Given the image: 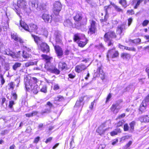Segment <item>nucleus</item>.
<instances>
[{
	"label": "nucleus",
	"mask_w": 149,
	"mask_h": 149,
	"mask_svg": "<svg viewBox=\"0 0 149 149\" xmlns=\"http://www.w3.org/2000/svg\"><path fill=\"white\" fill-rule=\"evenodd\" d=\"M116 35L113 31H110L106 33L104 36V41L107 43L108 46H112L113 42L112 38H115Z\"/></svg>",
	"instance_id": "nucleus-3"
},
{
	"label": "nucleus",
	"mask_w": 149,
	"mask_h": 149,
	"mask_svg": "<svg viewBox=\"0 0 149 149\" xmlns=\"http://www.w3.org/2000/svg\"><path fill=\"white\" fill-rule=\"evenodd\" d=\"M98 48L101 51H104V48L102 43H100L98 46Z\"/></svg>",
	"instance_id": "nucleus-44"
},
{
	"label": "nucleus",
	"mask_w": 149,
	"mask_h": 149,
	"mask_svg": "<svg viewBox=\"0 0 149 149\" xmlns=\"http://www.w3.org/2000/svg\"><path fill=\"white\" fill-rule=\"evenodd\" d=\"M146 71L147 73L149 78V67H147L146 69Z\"/></svg>",
	"instance_id": "nucleus-64"
},
{
	"label": "nucleus",
	"mask_w": 149,
	"mask_h": 149,
	"mask_svg": "<svg viewBox=\"0 0 149 149\" xmlns=\"http://www.w3.org/2000/svg\"><path fill=\"white\" fill-rule=\"evenodd\" d=\"M42 18L45 22H47L51 19V16L45 13L43 14Z\"/></svg>",
	"instance_id": "nucleus-25"
},
{
	"label": "nucleus",
	"mask_w": 149,
	"mask_h": 149,
	"mask_svg": "<svg viewBox=\"0 0 149 149\" xmlns=\"http://www.w3.org/2000/svg\"><path fill=\"white\" fill-rule=\"evenodd\" d=\"M121 56L124 59H128L130 58V54L126 53H122Z\"/></svg>",
	"instance_id": "nucleus-35"
},
{
	"label": "nucleus",
	"mask_w": 149,
	"mask_h": 149,
	"mask_svg": "<svg viewBox=\"0 0 149 149\" xmlns=\"http://www.w3.org/2000/svg\"><path fill=\"white\" fill-rule=\"evenodd\" d=\"M53 44L54 46V49L57 56L59 58H60L63 55V51L62 48L60 47L59 46L54 45Z\"/></svg>",
	"instance_id": "nucleus-11"
},
{
	"label": "nucleus",
	"mask_w": 149,
	"mask_h": 149,
	"mask_svg": "<svg viewBox=\"0 0 149 149\" xmlns=\"http://www.w3.org/2000/svg\"><path fill=\"white\" fill-rule=\"evenodd\" d=\"M120 108V107L119 104H116L112 105L111 109L114 113H116L118 112Z\"/></svg>",
	"instance_id": "nucleus-15"
},
{
	"label": "nucleus",
	"mask_w": 149,
	"mask_h": 149,
	"mask_svg": "<svg viewBox=\"0 0 149 149\" xmlns=\"http://www.w3.org/2000/svg\"><path fill=\"white\" fill-rule=\"evenodd\" d=\"M37 62H33V61H30L26 62L25 63V66L26 67H29L30 66L33 65H34L36 64Z\"/></svg>",
	"instance_id": "nucleus-31"
},
{
	"label": "nucleus",
	"mask_w": 149,
	"mask_h": 149,
	"mask_svg": "<svg viewBox=\"0 0 149 149\" xmlns=\"http://www.w3.org/2000/svg\"><path fill=\"white\" fill-rule=\"evenodd\" d=\"M90 25L88 27V33L90 35L95 34L97 31L96 22L93 20H90Z\"/></svg>",
	"instance_id": "nucleus-5"
},
{
	"label": "nucleus",
	"mask_w": 149,
	"mask_h": 149,
	"mask_svg": "<svg viewBox=\"0 0 149 149\" xmlns=\"http://www.w3.org/2000/svg\"><path fill=\"white\" fill-rule=\"evenodd\" d=\"M121 132V130L120 129H117L115 130L114 131L110 133V135L111 136H114L115 135H116L118 133H120Z\"/></svg>",
	"instance_id": "nucleus-34"
},
{
	"label": "nucleus",
	"mask_w": 149,
	"mask_h": 149,
	"mask_svg": "<svg viewBox=\"0 0 149 149\" xmlns=\"http://www.w3.org/2000/svg\"><path fill=\"white\" fill-rule=\"evenodd\" d=\"M37 79L35 77H32L29 82L25 83V87L27 90H31L34 94H36L39 89L38 86L36 84Z\"/></svg>",
	"instance_id": "nucleus-1"
},
{
	"label": "nucleus",
	"mask_w": 149,
	"mask_h": 149,
	"mask_svg": "<svg viewBox=\"0 0 149 149\" xmlns=\"http://www.w3.org/2000/svg\"><path fill=\"white\" fill-rule=\"evenodd\" d=\"M4 54L10 56L12 58H17L18 56H17L15 54L10 50L9 49H6L4 52Z\"/></svg>",
	"instance_id": "nucleus-16"
},
{
	"label": "nucleus",
	"mask_w": 149,
	"mask_h": 149,
	"mask_svg": "<svg viewBox=\"0 0 149 149\" xmlns=\"http://www.w3.org/2000/svg\"><path fill=\"white\" fill-rule=\"evenodd\" d=\"M40 91L44 93H46L47 92L46 86H43L40 89Z\"/></svg>",
	"instance_id": "nucleus-49"
},
{
	"label": "nucleus",
	"mask_w": 149,
	"mask_h": 149,
	"mask_svg": "<svg viewBox=\"0 0 149 149\" xmlns=\"http://www.w3.org/2000/svg\"><path fill=\"white\" fill-rule=\"evenodd\" d=\"M31 54L28 53L26 52L23 51V52L22 56L24 58H27L31 56Z\"/></svg>",
	"instance_id": "nucleus-33"
},
{
	"label": "nucleus",
	"mask_w": 149,
	"mask_h": 149,
	"mask_svg": "<svg viewBox=\"0 0 149 149\" xmlns=\"http://www.w3.org/2000/svg\"><path fill=\"white\" fill-rule=\"evenodd\" d=\"M26 3L25 0H21L17 2V7L23 8L24 10L26 8Z\"/></svg>",
	"instance_id": "nucleus-17"
},
{
	"label": "nucleus",
	"mask_w": 149,
	"mask_h": 149,
	"mask_svg": "<svg viewBox=\"0 0 149 149\" xmlns=\"http://www.w3.org/2000/svg\"><path fill=\"white\" fill-rule=\"evenodd\" d=\"M32 36L34 39L35 42L38 44L40 45L41 43V39L39 37L36 36L35 35H32Z\"/></svg>",
	"instance_id": "nucleus-27"
},
{
	"label": "nucleus",
	"mask_w": 149,
	"mask_h": 149,
	"mask_svg": "<svg viewBox=\"0 0 149 149\" xmlns=\"http://www.w3.org/2000/svg\"><path fill=\"white\" fill-rule=\"evenodd\" d=\"M46 106V107L48 106V108H50V109H51L52 107H53V104L50 102L48 101L47 102Z\"/></svg>",
	"instance_id": "nucleus-43"
},
{
	"label": "nucleus",
	"mask_w": 149,
	"mask_h": 149,
	"mask_svg": "<svg viewBox=\"0 0 149 149\" xmlns=\"http://www.w3.org/2000/svg\"><path fill=\"white\" fill-rule=\"evenodd\" d=\"M125 25L123 24L119 25L117 29V33L121 35L125 29Z\"/></svg>",
	"instance_id": "nucleus-23"
},
{
	"label": "nucleus",
	"mask_w": 149,
	"mask_h": 149,
	"mask_svg": "<svg viewBox=\"0 0 149 149\" xmlns=\"http://www.w3.org/2000/svg\"><path fill=\"white\" fill-rule=\"evenodd\" d=\"M8 131L7 130H4L1 131V134L2 135H4L8 133Z\"/></svg>",
	"instance_id": "nucleus-59"
},
{
	"label": "nucleus",
	"mask_w": 149,
	"mask_h": 149,
	"mask_svg": "<svg viewBox=\"0 0 149 149\" xmlns=\"http://www.w3.org/2000/svg\"><path fill=\"white\" fill-rule=\"evenodd\" d=\"M129 126L127 124H125L124 126V130L125 131H127L129 130Z\"/></svg>",
	"instance_id": "nucleus-53"
},
{
	"label": "nucleus",
	"mask_w": 149,
	"mask_h": 149,
	"mask_svg": "<svg viewBox=\"0 0 149 149\" xmlns=\"http://www.w3.org/2000/svg\"><path fill=\"white\" fill-rule=\"evenodd\" d=\"M111 6L109 5L108 6H105L104 7V10L105 12V15L104 16V18H103L102 17V19H100L101 22H106L107 20L108 16V10L109 8H111Z\"/></svg>",
	"instance_id": "nucleus-12"
},
{
	"label": "nucleus",
	"mask_w": 149,
	"mask_h": 149,
	"mask_svg": "<svg viewBox=\"0 0 149 149\" xmlns=\"http://www.w3.org/2000/svg\"><path fill=\"white\" fill-rule=\"evenodd\" d=\"M45 68L47 71L51 73H54L56 74H59L60 73V71L59 70L54 66L49 67L47 64H46L45 65Z\"/></svg>",
	"instance_id": "nucleus-8"
},
{
	"label": "nucleus",
	"mask_w": 149,
	"mask_h": 149,
	"mask_svg": "<svg viewBox=\"0 0 149 149\" xmlns=\"http://www.w3.org/2000/svg\"><path fill=\"white\" fill-rule=\"evenodd\" d=\"M54 39L57 44H60L62 42V37L60 33L57 31H56L54 35Z\"/></svg>",
	"instance_id": "nucleus-10"
},
{
	"label": "nucleus",
	"mask_w": 149,
	"mask_h": 149,
	"mask_svg": "<svg viewBox=\"0 0 149 149\" xmlns=\"http://www.w3.org/2000/svg\"><path fill=\"white\" fill-rule=\"evenodd\" d=\"M15 41L17 42H19L21 44H23L24 42L23 40L19 37Z\"/></svg>",
	"instance_id": "nucleus-48"
},
{
	"label": "nucleus",
	"mask_w": 149,
	"mask_h": 149,
	"mask_svg": "<svg viewBox=\"0 0 149 149\" xmlns=\"http://www.w3.org/2000/svg\"><path fill=\"white\" fill-rule=\"evenodd\" d=\"M125 116V114L124 113H123L120 115H119L118 118H116V119L118 118L120 119L122 118H123Z\"/></svg>",
	"instance_id": "nucleus-60"
},
{
	"label": "nucleus",
	"mask_w": 149,
	"mask_h": 149,
	"mask_svg": "<svg viewBox=\"0 0 149 149\" xmlns=\"http://www.w3.org/2000/svg\"><path fill=\"white\" fill-rule=\"evenodd\" d=\"M118 141V139H115L113 141V142L112 143V144L113 145H115Z\"/></svg>",
	"instance_id": "nucleus-58"
},
{
	"label": "nucleus",
	"mask_w": 149,
	"mask_h": 149,
	"mask_svg": "<svg viewBox=\"0 0 149 149\" xmlns=\"http://www.w3.org/2000/svg\"><path fill=\"white\" fill-rule=\"evenodd\" d=\"M60 88V87L58 84H55L53 87V90L54 91H56Z\"/></svg>",
	"instance_id": "nucleus-46"
},
{
	"label": "nucleus",
	"mask_w": 149,
	"mask_h": 149,
	"mask_svg": "<svg viewBox=\"0 0 149 149\" xmlns=\"http://www.w3.org/2000/svg\"><path fill=\"white\" fill-rule=\"evenodd\" d=\"M59 69L63 70H67L68 67L67 64L63 61H60L58 64Z\"/></svg>",
	"instance_id": "nucleus-19"
},
{
	"label": "nucleus",
	"mask_w": 149,
	"mask_h": 149,
	"mask_svg": "<svg viewBox=\"0 0 149 149\" xmlns=\"http://www.w3.org/2000/svg\"><path fill=\"white\" fill-rule=\"evenodd\" d=\"M61 8V5L59 2H56L54 5L53 9L54 13L56 15L55 17V21L56 22H61V17L57 16Z\"/></svg>",
	"instance_id": "nucleus-4"
},
{
	"label": "nucleus",
	"mask_w": 149,
	"mask_h": 149,
	"mask_svg": "<svg viewBox=\"0 0 149 149\" xmlns=\"http://www.w3.org/2000/svg\"><path fill=\"white\" fill-rule=\"evenodd\" d=\"M115 8L116 10L118 12H121L122 13L123 12V10L120 8L118 6H115Z\"/></svg>",
	"instance_id": "nucleus-50"
},
{
	"label": "nucleus",
	"mask_w": 149,
	"mask_h": 149,
	"mask_svg": "<svg viewBox=\"0 0 149 149\" xmlns=\"http://www.w3.org/2000/svg\"><path fill=\"white\" fill-rule=\"evenodd\" d=\"M41 49L44 52H49V46L45 43L42 42L40 45Z\"/></svg>",
	"instance_id": "nucleus-13"
},
{
	"label": "nucleus",
	"mask_w": 149,
	"mask_h": 149,
	"mask_svg": "<svg viewBox=\"0 0 149 149\" xmlns=\"http://www.w3.org/2000/svg\"><path fill=\"white\" fill-rule=\"evenodd\" d=\"M88 40L86 39L85 41H80L78 43L79 46L81 47H84L85 45L87 43Z\"/></svg>",
	"instance_id": "nucleus-29"
},
{
	"label": "nucleus",
	"mask_w": 149,
	"mask_h": 149,
	"mask_svg": "<svg viewBox=\"0 0 149 149\" xmlns=\"http://www.w3.org/2000/svg\"><path fill=\"white\" fill-rule=\"evenodd\" d=\"M52 139V138L51 137H49L46 139L45 141L46 143H47L49 142H50Z\"/></svg>",
	"instance_id": "nucleus-63"
},
{
	"label": "nucleus",
	"mask_w": 149,
	"mask_h": 149,
	"mask_svg": "<svg viewBox=\"0 0 149 149\" xmlns=\"http://www.w3.org/2000/svg\"><path fill=\"white\" fill-rule=\"evenodd\" d=\"M85 35L83 34L77 33L75 34L74 37V41H76L78 40L83 39L85 38Z\"/></svg>",
	"instance_id": "nucleus-21"
},
{
	"label": "nucleus",
	"mask_w": 149,
	"mask_h": 149,
	"mask_svg": "<svg viewBox=\"0 0 149 149\" xmlns=\"http://www.w3.org/2000/svg\"><path fill=\"white\" fill-rule=\"evenodd\" d=\"M149 21L147 20H145L142 23V25L143 26H146L149 23Z\"/></svg>",
	"instance_id": "nucleus-56"
},
{
	"label": "nucleus",
	"mask_w": 149,
	"mask_h": 149,
	"mask_svg": "<svg viewBox=\"0 0 149 149\" xmlns=\"http://www.w3.org/2000/svg\"><path fill=\"white\" fill-rule=\"evenodd\" d=\"M130 135L125 136H123L121 138L120 141H127L130 138Z\"/></svg>",
	"instance_id": "nucleus-40"
},
{
	"label": "nucleus",
	"mask_w": 149,
	"mask_h": 149,
	"mask_svg": "<svg viewBox=\"0 0 149 149\" xmlns=\"http://www.w3.org/2000/svg\"><path fill=\"white\" fill-rule=\"evenodd\" d=\"M11 38L14 39L15 40L19 37L16 33H12L11 34Z\"/></svg>",
	"instance_id": "nucleus-38"
},
{
	"label": "nucleus",
	"mask_w": 149,
	"mask_h": 149,
	"mask_svg": "<svg viewBox=\"0 0 149 149\" xmlns=\"http://www.w3.org/2000/svg\"><path fill=\"white\" fill-rule=\"evenodd\" d=\"M104 125H101L96 130V132L100 135H102L107 130L109 129V128H108L104 129Z\"/></svg>",
	"instance_id": "nucleus-14"
},
{
	"label": "nucleus",
	"mask_w": 149,
	"mask_h": 149,
	"mask_svg": "<svg viewBox=\"0 0 149 149\" xmlns=\"http://www.w3.org/2000/svg\"><path fill=\"white\" fill-rule=\"evenodd\" d=\"M135 124V122L134 121H132L131 122V131L132 130H133L134 128V126Z\"/></svg>",
	"instance_id": "nucleus-57"
},
{
	"label": "nucleus",
	"mask_w": 149,
	"mask_h": 149,
	"mask_svg": "<svg viewBox=\"0 0 149 149\" xmlns=\"http://www.w3.org/2000/svg\"><path fill=\"white\" fill-rule=\"evenodd\" d=\"M8 86L9 87V89H11L13 90L15 86V85L14 84L13 82H11L8 84Z\"/></svg>",
	"instance_id": "nucleus-41"
},
{
	"label": "nucleus",
	"mask_w": 149,
	"mask_h": 149,
	"mask_svg": "<svg viewBox=\"0 0 149 149\" xmlns=\"http://www.w3.org/2000/svg\"><path fill=\"white\" fill-rule=\"evenodd\" d=\"M118 55V51L115 50V48H113L109 50L107 57L108 58L109 57L114 58L117 57Z\"/></svg>",
	"instance_id": "nucleus-7"
},
{
	"label": "nucleus",
	"mask_w": 149,
	"mask_h": 149,
	"mask_svg": "<svg viewBox=\"0 0 149 149\" xmlns=\"http://www.w3.org/2000/svg\"><path fill=\"white\" fill-rule=\"evenodd\" d=\"M54 103L56 104V102H60L64 101L65 100V99L62 96L59 95L56 96L54 98Z\"/></svg>",
	"instance_id": "nucleus-24"
},
{
	"label": "nucleus",
	"mask_w": 149,
	"mask_h": 149,
	"mask_svg": "<svg viewBox=\"0 0 149 149\" xmlns=\"http://www.w3.org/2000/svg\"><path fill=\"white\" fill-rule=\"evenodd\" d=\"M43 31H40V29L38 30V34H42L45 37H47L48 34V32L47 30L44 28V29H43Z\"/></svg>",
	"instance_id": "nucleus-26"
},
{
	"label": "nucleus",
	"mask_w": 149,
	"mask_h": 149,
	"mask_svg": "<svg viewBox=\"0 0 149 149\" xmlns=\"http://www.w3.org/2000/svg\"><path fill=\"white\" fill-rule=\"evenodd\" d=\"M139 120L141 122L148 123L149 122V117L147 115L141 116Z\"/></svg>",
	"instance_id": "nucleus-22"
},
{
	"label": "nucleus",
	"mask_w": 149,
	"mask_h": 149,
	"mask_svg": "<svg viewBox=\"0 0 149 149\" xmlns=\"http://www.w3.org/2000/svg\"><path fill=\"white\" fill-rule=\"evenodd\" d=\"M40 139V137L39 136L35 138L34 141V142L35 143H37Z\"/></svg>",
	"instance_id": "nucleus-62"
},
{
	"label": "nucleus",
	"mask_w": 149,
	"mask_h": 149,
	"mask_svg": "<svg viewBox=\"0 0 149 149\" xmlns=\"http://www.w3.org/2000/svg\"><path fill=\"white\" fill-rule=\"evenodd\" d=\"M79 100H77L76 102L75 105L74 106V108L79 107H82L84 104L83 101L84 100V97H81L79 98Z\"/></svg>",
	"instance_id": "nucleus-20"
},
{
	"label": "nucleus",
	"mask_w": 149,
	"mask_h": 149,
	"mask_svg": "<svg viewBox=\"0 0 149 149\" xmlns=\"http://www.w3.org/2000/svg\"><path fill=\"white\" fill-rule=\"evenodd\" d=\"M118 47L120 49H122V50H124V49H125L130 50V48L128 47H127L125 46L120 44H119Z\"/></svg>",
	"instance_id": "nucleus-37"
},
{
	"label": "nucleus",
	"mask_w": 149,
	"mask_h": 149,
	"mask_svg": "<svg viewBox=\"0 0 149 149\" xmlns=\"http://www.w3.org/2000/svg\"><path fill=\"white\" fill-rule=\"evenodd\" d=\"M51 111V109H50V108H47L44 110L42 111L41 112V113L43 114L45 113H49Z\"/></svg>",
	"instance_id": "nucleus-39"
},
{
	"label": "nucleus",
	"mask_w": 149,
	"mask_h": 149,
	"mask_svg": "<svg viewBox=\"0 0 149 149\" xmlns=\"http://www.w3.org/2000/svg\"><path fill=\"white\" fill-rule=\"evenodd\" d=\"M86 68L87 67L84 65H80L76 66L75 70L76 72L79 73L82 70L86 69Z\"/></svg>",
	"instance_id": "nucleus-18"
},
{
	"label": "nucleus",
	"mask_w": 149,
	"mask_h": 149,
	"mask_svg": "<svg viewBox=\"0 0 149 149\" xmlns=\"http://www.w3.org/2000/svg\"><path fill=\"white\" fill-rule=\"evenodd\" d=\"M29 4L32 8L39 9L42 10H44L45 8V5L44 4H40L38 6V1L37 0H33L31 2H30Z\"/></svg>",
	"instance_id": "nucleus-6"
},
{
	"label": "nucleus",
	"mask_w": 149,
	"mask_h": 149,
	"mask_svg": "<svg viewBox=\"0 0 149 149\" xmlns=\"http://www.w3.org/2000/svg\"><path fill=\"white\" fill-rule=\"evenodd\" d=\"M0 78L1 79V85H3L5 83V81L4 79V78L2 74L0 75Z\"/></svg>",
	"instance_id": "nucleus-47"
},
{
	"label": "nucleus",
	"mask_w": 149,
	"mask_h": 149,
	"mask_svg": "<svg viewBox=\"0 0 149 149\" xmlns=\"http://www.w3.org/2000/svg\"><path fill=\"white\" fill-rule=\"evenodd\" d=\"M69 78L71 79L74 78L75 76V75L74 73H70L68 74Z\"/></svg>",
	"instance_id": "nucleus-55"
},
{
	"label": "nucleus",
	"mask_w": 149,
	"mask_h": 149,
	"mask_svg": "<svg viewBox=\"0 0 149 149\" xmlns=\"http://www.w3.org/2000/svg\"><path fill=\"white\" fill-rule=\"evenodd\" d=\"M22 65L21 63L19 62H16L13 66V68L14 70H16L17 68L20 67Z\"/></svg>",
	"instance_id": "nucleus-30"
},
{
	"label": "nucleus",
	"mask_w": 149,
	"mask_h": 149,
	"mask_svg": "<svg viewBox=\"0 0 149 149\" xmlns=\"http://www.w3.org/2000/svg\"><path fill=\"white\" fill-rule=\"evenodd\" d=\"M119 3L123 7L125 8L126 7V3L125 0H120L119 1Z\"/></svg>",
	"instance_id": "nucleus-42"
},
{
	"label": "nucleus",
	"mask_w": 149,
	"mask_h": 149,
	"mask_svg": "<svg viewBox=\"0 0 149 149\" xmlns=\"http://www.w3.org/2000/svg\"><path fill=\"white\" fill-rule=\"evenodd\" d=\"M146 103H145L144 101H143L142 104L140 105L139 110L141 111H144L146 109Z\"/></svg>",
	"instance_id": "nucleus-32"
},
{
	"label": "nucleus",
	"mask_w": 149,
	"mask_h": 149,
	"mask_svg": "<svg viewBox=\"0 0 149 149\" xmlns=\"http://www.w3.org/2000/svg\"><path fill=\"white\" fill-rule=\"evenodd\" d=\"M15 104V103L14 101H11L9 102V105H8L9 107L12 109L13 108V106Z\"/></svg>",
	"instance_id": "nucleus-45"
},
{
	"label": "nucleus",
	"mask_w": 149,
	"mask_h": 149,
	"mask_svg": "<svg viewBox=\"0 0 149 149\" xmlns=\"http://www.w3.org/2000/svg\"><path fill=\"white\" fill-rule=\"evenodd\" d=\"M12 95L14 99L16 100L17 99V94L15 93H12Z\"/></svg>",
	"instance_id": "nucleus-61"
},
{
	"label": "nucleus",
	"mask_w": 149,
	"mask_h": 149,
	"mask_svg": "<svg viewBox=\"0 0 149 149\" xmlns=\"http://www.w3.org/2000/svg\"><path fill=\"white\" fill-rule=\"evenodd\" d=\"M65 26L70 27L72 26V23L69 19H67L64 22Z\"/></svg>",
	"instance_id": "nucleus-28"
},
{
	"label": "nucleus",
	"mask_w": 149,
	"mask_h": 149,
	"mask_svg": "<svg viewBox=\"0 0 149 149\" xmlns=\"http://www.w3.org/2000/svg\"><path fill=\"white\" fill-rule=\"evenodd\" d=\"M143 101H144V102L146 103L149 102V94L145 97Z\"/></svg>",
	"instance_id": "nucleus-51"
},
{
	"label": "nucleus",
	"mask_w": 149,
	"mask_h": 149,
	"mask_svg": "<svg viewBox=\"0 0 149 149\" xmlns=\"http://www.w3.org/2000/svg\"><path fill=\"white\" fill-rule=\"evenodd\" d=\"M125 122L123 120H121L119 122L117 123V126L118 127H120L122 125V124L124 123Z\"/></svg>",
	"instance_id": "nucleus-52"
},
{
	"label": "nucleus",
	"mask_w": 149,
	"mask_h": 149,
	"mask_svg": "<svg viewBox=\"0 0 149 149\" xmlns=\"http://www.w3.org/2000/svg\"><path fill=\"white\" fill-rule=\"evenodd\" d=\"M74 19L77 21L75 23V27L76 28L79 29L80 28L81 24H79L78 21H80L82 18L81 14L80 13H77L76 15L74 17Z\"/></svg>",
	"instance_id": "nucleus-9"
},
{
	"label": "nucleus",
	"mask_w": 149,
	"mask_h": 149,
	"mask_svg": "<svg viewBox=\"0 0 149 149\" xmlns=\"http://www.w3.org/2000/svg\"><path fill=\"white\" fill-rule=\"evenodd\" d=\"M20 24L22 27V29H23L26 31L29 32H34L38 33L37 31L40 29L39 27H38L36 25L33 24H30L29 28L28 26L22 20L20 21Z\"/></svg>",
	"instance_id": "nucleus-2"
},
{
	"label": "nucleus",
	"mask_w": 149,
	"mask_h": 149,
	"mask_svg": "<svg viewBox=\"0 0 149 149\" xmlns=\"http://www.w3.org/2000/svg\"><path fill=\"white\" fill-rule=\"evenodd\" d=\"M8 21L7 20V23L5 24V25L3 26V29L5 31H6L7 29L9 28V25H8Z\"/></svg>",
	"instance_id": "nucleus-54"
},
{
	"label": "nucleus",
	"mask_w": 149,
	"mask_h": 149,
	"mask_svg": "<svg viewBox=\"0 0 149 149\" xmlns=\"http://www.w3.org/2000/svg\"><path fill=\"white\" fill-rule=\"evenodd\" d=\"M42 56L43 58L46 60L48 62H49L50 60L52 59V57L46 55H42Z\"/></svg>",
	"instance_id": "nucleus-36"
}]
</instances>
